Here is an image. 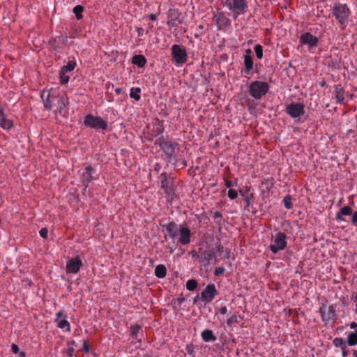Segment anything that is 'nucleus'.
<instances>
[{
	"instance_id": "nucleus-20",
	"label": "nucleus",
	"mask_w": 357,
	"mask_h": 357,
	"mask_svg": "<svg viewBox=\"0 0 357 357\" xmlns=\"http://www.w3.org/2000/svg\"><path fill=\"white\" fill-rule=\"evenodd\" d=\"M130 335L137 342H142V335L140 333H142V326L139 324H135L130 326Z\"/></svg>"
},
{
	"instance_id": "nucleus-53",
	"label": "nucleus",
	"mask_w": 357,
	"mask_h": 357,
	"mask_svg": "<svg viewBox=\"0 0 357 357\" xmlns=\"http://www.w3.org/2000/svg\"><path fill=\"white\" fill-rule=\"evenodd\" d=\"M346 349H347V347H344V349H341L342 357H347L348 356V351Z\"/></svg>"
},
{
	"instance_id": "nucleus-9",
	"label": "nucleus",
	"mask_w": 357,
	"mask_h": 357,
	"mask_svg": "<svg viewBox=\"0 0 357 357\" xmlns=\"http://www.w3.org/2000/svg\"><path fill=\"white\" fill-rule=\"evenodd\" d=\"M286 235L282 231L276 234L273 243L271 244L269 248L273 254L278 253L280 250H284L287 247Z\"/></svg>"
},
{
	"instance_id": "nucleus-49",
	"label": "nucleus",
	"mask_w": 357,
	"mask_h": 357,
	"mask_svg": "<svg viewBox=\"0 0 357 357\" xmlns=\"http://www.w3.org/2000/svg\"><path fill=\"white\" fill-rule=\"evenodd\" d=\"M11 351L13 354H17L20 353V348L17 345H16L15 344H13L11 345Z\"/></svg>"
},
{
	"instance_id": "nucleus-64",
	"label": "nucleus",
	"mask_w": 357,
	"mask_h": 357,
	"mask_svg": "<svg viewBox=\"0 0 357 357\" xmlns=\"http://www.w3.org/2000/svg\"><path fill=\"white\" fill-rule=\"evenodd\" d=\"M353 356L357 357V350L356 349L353 350Z\"/></svg>"
},
{
	"instance_id": "nucleus-54",
	"label": "nucleus",
	"mask_w": 357,
	"mask_h": 357,
	"mask_svg": "<svg viewBox=\"0 0 357 357\" xmlns=\"http://www.w3.org/2000/svg\"><path fill=\"white\" fill-rule=\"evenodd\" d=\"M60 40L63 44H66L68 41V38L66 36H59Z\"/></svg>"
},
{
	"instance_id": "nucleus-61",
	"label": "nucleus",
	"mask_w": 357,
	"mask_h": 357,
	"mask_svg": "<svg viewBox=\"0 0 357 357\" xmlns=\"http://www.w3.org/2000/svg\"><path fill=\"white\" fill-rule=\"evenodd\" d=\"M184 301H185V298L183 297L178 298V302L179 304H181Z\"/></svg>"
},
{
	"instance_id": "nucleus-6",
	"label": "nucleus",
	"mask_w": 357,
	"mask_h": 357,
	"mask_svg": "<svg viewBox=\"0 0 357 357\" xmlns=\"http://www.w3.org/2000/svg\"><path fill=\"white\" fill-rule=\"evenodd\" d=\"M172 56L175 61L176 66L182 65L187 61L188 55L185 48L174 44L171 47Z\"/></svg>"
},
{
	"instance_id": "nucleus-39",
	"label": "nucleus",
	"mask_w": 357,
	"mask_h": 357,
	"mask_svg": "<svg viewBox=\"0 0 357 357\" xmlns=\"http://www.w3.org/2000/svg\"><path fill=\"white\" fill-rule=\"evenodd\" d=\"M74 348H68L63 353V357H75Z\"/></svg>"
},
{
	"instance_id": "nucleus-28",
	"label": "nucleus",
	"mask_w": 357,
	"mask_h": 357,
	"mask_svg": "<svg viewBox=\"0 0 357 357\" xmlns=\"http://www.w3.org/2000/svg\"><path fill=\"white\" fill-rule=\"evenodd\" d=\"M347 344L351 347L356 346L357 344V330L354 332H350L347 335Z\"/></svg>"
},
{
	"instance_id": "nucleus-35",
	"label": "nucleus",
	"mask_w": 357,
	"mask_h": 357,
	"mask_svg": "<svg viewBox=\"0 0 357 357\" xmlns=\"http://www.w3.org/2000/svg\"><path fill=\"white\" fill-rule=\"evenodd\" d=\"M76 61H69L66 66H63L61 70L70 73L73 71L76 67Z\"/></svg>"
},
{
	"instance_id": "nucleus-50",
	"label": "nucleus",
	"mask_w": 357,
	"mask_h": 357,
	"mask_svg": "<svg viewBox=\"0 0 357 357\" xmlns=\"http://www.w3.org/2000/svg\"><path fill=\"white\" fill-rule=\"evenodd\" d=\"M82 349L85 353H89V345L88 344L86 341H84Z\"/></svg>"
},
{
	"instance_id": "nucleus-43",
	"label": "nucleus",
	"mask_w": 357,
	"mask_h": 357,
	"mask_svg": "<svg viewBox=\"0 0 357 357\" xmlns=\"http://www.w3.org/2000/svg\"><path fill=\"white\" fill-rule=\"evenodd\" d=\"M64 318H67V314L63 310H60L56 314L55 321L57 322Z\"/></svg>"
},
{
	"instance_id": "nucleus-11",
	"label": "nucleus",
	"mask_w": 357,
	"mask_h": 357,
	"mask_svg": "<svg viewBox=\"0 0 357 357\" xmlns=\"http://www.w3.org/2000/svg\"><path fill=\"white\" fill-rule=\"evenodd\" d=\"M97 178L98 175L96 174L95 169L92 167L87 166L85 167L81 175V181L84 186V190L88 188L90 182L95 181Z\"/></svg>"
},
{
	"instance_id": "nucleus-40",
	"label": "nucleus",
	"mask_w": 357,
	"mask_h": 357,
	"mask_svg": "<svg viewBox=\"0 0 357 357\" xmlns=\"http://www.w3.org/2000/svg\"><path fill=\"white\" fill-rule=\"evenodd\" d=\"M185 351L190 356H194L195 354V346L192 343L188 344L185 346Z\"/></svg>"
},
{
	"instance_id": "nucleus-8",
	"label": "nucleus",
	"mask_w": 357,
	"mask_h": 357,
	"mask_svg": "<svg viewBox=\"0 0 357 357\" xmlns=\"http://www.w3.org/2000/svg\"><path fill=\"white\" fill-rule=\"evenodd\" d=\"M321 319L326 324L330 321L334 323L337 319L335 308L333 305L326 306L323 305L319 308Z\"/></svg>"
},
{
	"instance_id": "nucleus-48",
	"label": "nucleus",
	"mask_w": 357,
	"mask_h": 357,
	"mask_svg": "<svg viewBox=\"0 0 357 357\" xmlns=\"http://www.w3.org/2000/svg\"><path fill=\"white\" fill-rule=\"evenodd\" d=\"M352 217H351V224L354 226H357V211H355L354 213L352 212Z\"/></svg>"
},
{
	"instance_id": "nucleus-51",
	"label": "nucleus",
	"mask_w": 357,
	"mask_h": 357,
	"mask_svg": "<svg viewBox=\"0 0 357 357\" xmlns=\"http://www.w3.org/2000/svg\"><path fill=\"white\" fill-rule=\"evenodd\" d=\"M219 312L221 314H225L227 312V307L226 306H222L221 307H220Z\"/></svg>"
},
{
	"instance_id": "nucleus-60",
	"label": "nucleus",
	"mask_w": 357,
	"mask_h": 357,
	"mask_svg": "<svg viewBox=\"0 0 357 357\" xmlns=\"http://www.w3.org/2000/svg\"><path fill=\"white\" fill-rule=\"evenodd\" d=\"M121 91H122V90H121V88H116V89H115V93H116V94H118V95L121 93Z\"/></svg>"
},
{
	"instance_id": "nucleus-55",
	"label": "nucleus",
	"mask_w": 357,
	"mask_h": 357,
	"mask_svg": "<svg viewBox=\"0 0 357 357\" xmlns=\"http://www.w3.org/2000/svg\"><path fill=\"white\" fill-rule=\"evenodd\" d=\"M349 327L351 329H356L357 328V323L354 322V321L350 323Z\"/></svg>"
},
{
	"instance_id": "nucleus-21",
	"label": "nucleus",
	"mask_w": 357,
	"mask_h": 357,
	"mask_svg": "<svg viewBox=\"0 0 357 357\" xmlns=\"http://www.w3.org/2000/svg\"><path fill=\"white\" fill-rule=\"evenodd\" d=\"M243 62L245 68L242 70V73L250 74L253 69V59L251 55L245 54L243 56Z\"/></svg>"
},
{
	"instance_id": "nucleus-14",
	"label": "nucleus",
	"mask_w": 357,
	"mask_h": 357,
	"mask_svg": "<svg viewBox=\"0 0 357 357\" xmlns=\"http://www.w3.org/2000/svg\"><path fill=\"white\" fill-rule=\"evenodd\" d=\"M218 292L214 284H208L201 292V299L203 302L208 303L211 302L218 295Z\"/></svg>"
},
{
	"instance_id": "nucleus-10",
	"label": "nucleus",
	"mask_w": 357,
	"mask_h": 357,
	"mask_svg": "<svg viewBox=\"0 0 357 357\" xmlns=\"http://www.w3.org/2000/svg\"><path fill=\"white\" fill-rule=\"evenodd\" d=\"M223 247L220 245L217 246V249L211 248L210 250H204L198 256L199 262L203 266H208L210 264L212 259L215 257L217 252H222Z\"/></svg>"
},
{
	"instance_id": "nucleus-33",
	"label": "nucleus",
	"mask_w": 357,
	"mask_h": 357,
	"mask_svg": "<svg viewBox=\"0 0 357 357\" xmlns=\"http://www.w3.org/2000/svg\"><path fill=\"white\" fill-rule=\"evenodd\" d=\"M67 73L68 72H65L62 70L59 71V79L61 85L66 84L69 82L70 76Z\"/></svg>"
},
{
	"instance_id": "nucleus-41",
	"label": "nucleus",
	"mask_w": 357,
	"mask_h": 357,
	"mask_svg": "<svg viewBox=\"0 0 357 357\" xmlns=\"http://www.w3.org/2000/svg\"><path fill=\"white\" fill-rule=\"evenodd\" d=\"M213 218L215 220V223L220 225L222 224V215L220 212L215 211L213 213Z\"/></svg>"
},
{
	"instance_id": "nucleus-59",
	"label": "nucleus",
	"mask_w": 357,
	"mask_h": 357,
	"mask_svg": "<svg viewBox=\"0 0 357 357\" xmlns=\"http://www.w3.org/2000/svg\"><path fill=\"white\" fill-rule=\"evenodd\" d=\"M244 200H245V202H246V205H247L248 206H250V199H249L248 197H245L244 198Z\"/></svg>"
},
{
	"instance_id": "nucleus-34",
	"label": "nucleus",
	"mask_w": 357,
	"mask_h": 357,
	"mask_svg": "<svg viewBox=\"0 0 357 357\" xmlns=\"http://www.w3.org/2000/svg\"><path fill=\"white\" fill-rule=\"evenodd\" d=\"M333 344L335 347H340L341 349H344V347H347V342L344 341L342 337H335L333 340Z\"/></svg>"
},
{
	"instance_id": "nucleus-38",
	"label": "nucleus",
	"mask_w": 357,
	"mask_h": 357,
	"mask_svg": "<svg viewBox=\"0 0 357 357\" xmlns=\"http://www.w3.org/2000/svg\"><path fill=\"white\" fill-rule=\"evenodd\" d=\"M284 206L287 209H290L292 207L291 197L289 195H286L283 199Z\"/></svg>"
},
{
	"instance_id": "nucleus-26",
	"label": "nucleus",
	"mask_w": 357,
	"mask_h": 357,
	"mask_svg": "<svg viewBox=\"0 0 357 357\" xmlns=\"http://www.w3.org/2000/svg\"><path fill=\"white\" fill-rule=\"evenodd\" d=\"M68 99L63 96L61 97L58 100V104L59 107V112L62 114V115H65L68 113L67 106L68 105Z\"/></svg>"
},
{
	"instance_id": "nucleus-36",
	"label": "nucleus",
	"mask_w": 357,
	"mask_h": 357,
	"mask_svg": "<svg viewBox=\"0 0 357 357\" xmlns=\"http://www.w3.org/2000/svg\"><path fill=\"white\" fill-rule=\"evenodd\" d=\"M185 286L188 291H194L197 287V282L195 279L188 280Z\"/></svg>"
},
{
	"instance_id": "nucleus-18",
	"label": "nucleus",
	"mask_w": 357,
	"mask_h": 357,
	"mask_svg": "<svg viewBox=\"0 0 357 357\" xmlns=\"http://www.w3.org/2000/svg\"><path fill=\"white\" fill-rule=\"evenodd\" d=\"M162 227L165 228L166 230L167 234L165 235V238L167 236H169V238L174 241L177 236V234L179 229L178 225L174 221L172 220L167 225H163Z\"/></svg>"
},
{
	"instance_id": "nucleus-42",
	"label": "nucleus",
	"mask_w": 357,
	"mask_h": 357,
	"mask_svg": "<svg viewBox=\"0 0 357 357\" xmlns=\"http://www.w3.org/2000/svg\"><path fill=\"white\" fill-rule=\"evenodd\" d=\"M228 197L233 200L235 199L238 196V192L234 189H229L228 193H227Z\"/></svg>"
},
{
	"instance_id": "nucleus-47",
	"label": "nucleus",
	"mask_w": 357,
	"mask_h": 357,
	"mask_svg": "<svg viewBox=\"0 0 357 357\" xmlns=\"http://www.w3.org/2000/svg\"><path fill=\"white\" fill-rule=\"evenodd\" d=\"M39 234L43 238H47L48 235V229L46 227L42 228L39 231Z\"/></svg>"
},
{
	"instance_id": "nucleus-7",
	"label": "nucleus",
	"mask_w": 357,
	"mask_h": 357,
	"mask_svg": "<svg viewBox=\"0 0 357 357\" xmlns=\"http://www.w3.org/2000/svg\"><path fill=\"white\" fill-rule=\"evenodd\" d=\"M285 112L293 119H298L305 114V105L302 102H291L285 108Z\"/></svg>"
},
{
	"instance_id": "nucleus-45",
	"label": "nucleus",
	"mask_w": 357,
	"mask_h": 357,
	"mask_svg": "<svg viewBox=\"0 0 357 357\" xmlns=\"http://www.w3.org/2000/svg\"><path fill=\"white\" fill-rule=\"evenodd\" d=\"M224 183H225V185L229 189H230L231 187L237 185L236 182H232L226 178H224Z\"/></svg>"
},
{
	"instance_id": "nucleus-32",
	"label": "nucleus",
	"mask_w": 357,
	"mask_h": 357,
	"mask_svg": "<svg viewBox=\"0 0 357 357\" xmlns=\"http://www.w3.org/2000/svg\"><path fill=\"white\" fill-rule=\"evenodd\" d=\"M83 10H84V7L81 5L75 6L73 8V11L74 14L75 15L76 18L78 20H80L83 18V15L82 14Z\"/></svg>"
},
{
	"instance_id": "nucleus-19",
	"label": "nucleus",
	"mask_w": 357,
	"mask_h": 357,
	"mask_svg": "<svg viewBox=\"0 0 357 357\" xmlns=\"http://www.w3.org/2000/svg\"><path fill=\"white\" fill-rule=\"evenodd\" d=\"M13 126V121L6 118L3 109L0 107V127L3 130H10Z\"/></svg>"
},
{
	"instance_id": "nucleus-17",
	"label": "nucleus",
	"mask_w": 357,
	"mask_h": 357,
	"mask_svg": "<svg viewBox=\"0 0 357 357\" xmlns=\"http://www.w3.org/2000/svg\"><path fill=\"white\" fill-rule=\"evenodd\" d=\"M213 20L220 30H225L231 25L230 20L222 12H218L215 14Z\"/></svg>"
},
{
	"instance_id": "nucleus-4",
	"label": "nucleus",
	"mask_w": 357,
	"mask_h": 357,
	"mask_svg": "<svg viewBox=\"0 0 357 357\" xmlns=\"http://www.w3.org/2000/svg\"><path fill=\"white\" fill-rule=\"evenodd\" d=\"M84 124L85 126L94 130H105L108 127V123L106 120L103 119L101 116H94L91 114H88L85 116Z\"/></svg>"
},
{
	"instance_id": "nucleus-63",
	"label": "nucleus",
	"mask_w": 357,
	"mask_h": 357,
	"mask_svg": "<svg viewBox=\"0 0 357 357\" xmlns=\"http://www.w3.org/2000/svg\"><path fill=\"white\" fill-rule=\"evenodd\" d=\"M176 20V17L175 18H172L170 21L168 22V24L169 23H172V24H174V22Z\"/></svg>"
},
{
	"instance_id": "nucleus-44",
	"label": "nucleus",
	"mask_w": 357,
	"mask_h": 357,
	"mask_svg": "<svg viewBox=\"0 0 357 357\" xmlns=\"http://www.w3.org/2000/svg\"><path fill=\"white\" fill-rule=\"evenodd\" d=\"M234 323H238V317L236 315H233L227 320V326H231Z\"/></svg>"
},
{
	"instance_id": "nucleus-15",
	"label": "nucleus",
	"mask_w": 357,
	"mask_h": 357,
	"mask_svg": "<svg viewBox=\"0 0 357 357\" xmlns=\"http://www.w3.org/2000/svg\"><path fill=\"white\" fill-rule=\"evenodd\" d=\"M161 181V188L167 195V199L172 200L175 197V192L172 185L167 179V173H162L160 176Z\"/></svg>"
},
{
	"instance_id": "nucleus-2",
	"label": "nucleus",
	"mask_w": 357,
	"mask_h": 357,
	"mask_svg": "<svg viewBox=\"0 0 357 357\" xmlns=\"http://www.w3.org/2000/svg\"><path fill=\"white\" fill-rule=\"evenodd\" d=\"M269 91V85L267 82L255 80L251 82L248 86V92L251 97L256 100H260Z\"/></svg>"
},
{
	"instance_id": "nucleus-24",
	"label": "nucleus",
	"mask_w": 357,
	"mask_h": 357,
	"mask_svg": "<svg viewBox=\"0 0 357 357\" xmlns=\"http://www.w3.org/2000/svg\"><path fill=\"white\" fill-rule=\"evenodd\" d=\"M334 93L335 95L336 102L338 104L343 102L344 100L345 91L344 88L338 84L335 86Z\"/></svg>"
},
{
	"instance_id": "nucleus-31",
	"label": "nucleus",
	"mask_w": 357,
	"mask_h": 357,
	"mask_svg": "<svg viewBox=\"0 0 357 357\" xmlns=\"http://www.w3.org/2000/svg\"><path fill=\"white\" fill-rule=\"evenodd\" d=\"M140 92L141 89L139 87H132L130 89V97L135 99L136 101H139L141 98L139 96Z\"/></svg>"
},
{
	"instance_id": "nucleus-22",
	"label": "nucleus",
	"mask_w": 357,
	"mask_h": 357,
	"mask_svg": "<svg viewBox=\"0 0 357 357\" xmlns=\"http://www.w3.org/2000/svg\"><path fill=\"white\" fill-rule=\"evenodd\" d=\"M353 210L349 206H345L342 207L336 214L335 219L337 221H345V219L343 218L344 215H350L352 214Z\"/></svg>"
},
{
	"instance_id": "nucleus-58",
	"label": "nucleus",
	"mask_w": 357,
	"mask_h": 357,
	"mask_svg": "<svg viewBox=\"0 0 357 357\" xmlns=\"http://www.w3.org/2000/svg\"><path fill=\"white\" fill-rule=\"evenodd\" d=\"M164 131V128L162 126H158L156 129V132L159 133H162Z\"/></svg>"
},
{
	"instance_id": "nucleus-52",
	"label": "nucleus",
	"mask_w": 357,
	"mask_h": 357,
	"mask_svg": "<svg viewBox=\"0 0 357 357\" xmlns=\"http://www.w3.org/2000/svg\"><path fill=\"white\" fill-rule=\"evenodd\" d=\"M138 36H142L144 34V29L142 27H139L137 30Z\"/></svg>"
},
{
	"instance_id": "nucleus-23",
	"label": "nucleus",
	"mask_w": 357,
	"mask_h": 357,
	"mask_svg": "<svg viewBox=\"0 0 357 357\" xmlns=\"http://www.w3.org/2000/svg\"><path fill=\"white\" fill-rule=\"evenodd\" d=\"M201 337L205 342H215L217 340L216 336L211 329H204L201 333Z\"/></svg>"
},
{
	"instance_id": "nucleus-46",
	"label": "nucleus",
	"mask_w": 357,
	"mask_h": 357,
	"mask_svg": "<svg viewBox=\"0 0 357 357\" xmlns=\"http://www.w3.org/2000/svg\"><path fill=\"white\" fill-rule=\"evenodd\" d=\"M225 271V268L224 267H218V268H215V271H214V275L215 276H220L221 275H222Z\"/></svg>"
},
{
	"instance_id": "nucleus-3",
	"label": "nucleus",
	"mask_w": 357,
	"mask_h": 357,
	"mask_svg": "<svg viewBox=\"0 0 357 357\" xmlns=\"http://www.w3.org/2000/svg\"><path fill=\"white\" fill-rule=\"evenodd\" d=\"M226 6L234 20L239 15L245 14L248 9V3L246 0H227Z\"/></svg>"
},
{
	"instance_id": "nucleus-29",
	"label": "nucleus",
	"mask_w": 357,
	"mask_h": 357,
	"mask_svg": "<svg viewBox=\"0 0 357 357\" xmlns=\"http://www.w3.org/2000/svg\"><path fill=\"white\" fill-rule=\"evenodd\" d=\"M155 275L158 278H163L167 275V268L165 266L159 264L156 266L154 271Z\"/></svg>"
},
{
	"instance_id": "nucleus-16",
	"label": "nucleus",
	"mask_w": 357,
	"mask_h": 357,
	"mask_svg": "<svg viewBox=\"0 0 357 357\" xmlns=\"http://www.w3.org/2000/svg\"><path fill=\"white\" fill-rule=\"evenodd\" d=\"M299 42L303 45H307L308 49L310 50L312 47L317 46L319 39L317 37L313 36L310 32H305L299 38Z\"/></svg>"
},
{
	"instance_id": "nucleus-5",
	"label": "nucleus",
	"mask_w": 357,
	"mask_h": 357,
	"mask_svg": "<svg viewBox=\"0 0 357 357\" xmlns=\"http://www.w3.org/2000/svg\"><path fill=\"white\" fill-rule=\"evenodd\" d=\"M332 13L341 25H345L351 12L346 4L337 3L334 5Z\"/></svg>"
},
{
	"instance_id": "nucleus-62",
	"label": "nucleus",
	"mask_w": 357,
	"mask_h": 357,
	"mask_svg": "<svg viewBox=\"0 0 357 357\" xmlns=\"http://www.w3.org/2000/svg\"><path fill=\"white\" fill-rule=\"evenodd\" d=\"M239 192H240L241 195H242L244 198H245V197H248V196L245 195V192H243V191H242V190H239Z\"/></svg>"
},
{
	"instance_id": "nucleus-27",
	"label": "nucleus",
	"mask_w": 357,
	"mask_h": 357,
	"mask_svg": "<svg viewBox=\"0 0 357 357\" xmlns=\"http://www.w3.org/2000/svg\"><path fill=\"white\" fill-rule=\"evenodd\" d=\"M132 63L139 68H143L146 63V59L142 54L135 55L132 59Z\"/></svg>"
},
{
	"instance_id": "nucleus-25",
	"label": "nucleus",
	"mask_w": 357,
	"mask_h": 357,
	"mask_svg": "<svg viewBox=\"0 0 357 357\" xmlns=\"http://www.w3.org/2000/svg\"><path fill=\"white\" fill-rule=\"evenodd\" d=\"M40 98L43 100L45 109L50 110L52 109V102L50 100V93L48 91H43L40 93Z\"/></svg>"
},
{
	"instance_id": "nucleus-1",
	"label": "nucleus",
	"mask_w": 357,
	"mask_h": 357,
	"mask_svg": "<svg viewBox=\"0 0 357 357\" xmlns=\"http://www.w3.org/2000/svg\"><path fill=\"white\" fill-rule=\"evenodd\" d=\"M155 144L160 146V149L165 153L168 162H171L172 161H176L175 151L180 147L178 142L161 135L155 140Z\"/></svg>"
},
{
	"instance_id": "nucleus-57",
	"label": "nucleus",
	"mask_w": 357,
	"mask_h": 357,
	"mask_svg": "<svg viewBox=\"0 0 357 357\" xmlns=\"http://www.w3.org/2000/svg\"><path fill=\"white\" fill-rule=\"evenodd\" d=\"M149 18L150 20H152V21H155L157 20L156 15L153 13H151L149 15Z\"/></svg>"
},
{
	"instance_id": "nucleus-56",
	"label": "nucleus",
	"mask_w": 357,
	"mask_h": 357,
	"mask_svg": "<svg viewBox=\"0 0 357 357\" xmlns=\"http://www.w3.org/2000/svg\"><path fill=\"white\" fill-rule=\"evenodd\" d=\"M75 342L74 340H71V341H68L67 344H68V348H73V346L75 345Z\"/></svg>"
},
{
	"instance_id": "nucleus-37",
	"label": "nucleus",
	"mask_w": 357,
	"mask_h": 357,
	"mask_svg": "<svg viewBox=\"0 0 357 357\" xmlns=\"http://www.w3.org/2000/svg\"><path fill=\"white\" fill-rule=\"evenodd\" d=\"M256 56L257 59H261L263 57V47L261 45H256L254 47Z\"/></svg>"
},
{
	"instance_id": "nucleus-30",
	"label": "nucleus",
	"mask_w": 357,
	"mask_h": 357,
	"mask_svg": "<svg viewBox=\"0 0 357 357\" xmlns=\"http://www.w3.org/2000/svg\"><path fill=\"white\" fill-rule=\"evenodd\" d=\"M58 328L64 330L65 331L69 332L70 331V324L67 321V318H64L57 321Z\"/></svg>"
},
{
	"instance_id": "nucleus-12",
	"label": "nucleus",
	"mask_w": 357,
	"mask_h": 357,
	"mask_svg": "<svg viewBox=\"0 0 357 357\" xmlns=\"http://www.w3.org/2000/svg\"><path fill=\"white\" fill-rule=\"evenodd\" d=\"M177 236L178 243L182 245H187L191 241L192 233L188 227L184 225H180Z\"/></svg>"
},
{
	"instance_id": "nucleus-13",
	"label": "nucleus",
	"mask_w": 357,
	"mask_h": 357,
	"mask_svg": "<svg viewBox=\"0 0 357 357\" xmlns=\"http://www.w3.org/2000/svg\"><path fill=\"white\" fill-rule=\"evenodd\" d=\"M82 266V261L79 256L72 257L66 262V272L67 274H76L79 271Z\"/></svg>"
}]
</instances>
